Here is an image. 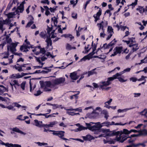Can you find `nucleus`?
Listing matches in <instances>:
<instances>
[{
    "mask_svg": "<svg viewBox=\"0 0 147 147\" xmlns=\"http://www.w3.org/2000/svg\"><path fill=\"white\" fill-rule=\"evenodd\" d=\"M13 4V3L11 2V0L10 1L9 3L8 4V5L7 7V8L9 9H10L11 7Z\"/></svg>",
    "mask_w": 147,
    "mask_h": 147,
    "instance_id": "obj_53",
    "label": "nucleus"
},
{
    "mask_svg": "<svg viewBox=\"0 0 147 147\" xmlns=\"http://www.w3.org/2000/svg\"><path fill=\"white\" fill-rule=\"evenodd\" d=\"M66 110L68 111H78L79 112H82V109L80 108H78L76 109L70 108L67 109Z\"/></svg>",
    "mask_w": 147,
    "mask_h": 147,
    "instance_id": "obj_22",
    "label": "nucleus"
},
{
    "mask_svg": "<svg viewBox=\"0 0 147 147\" xmlns=\"http://www.w3.org/2000/svg\"><path fill=\"white\" fill-rule=\"evenodd\" d=\"M142 131H143V130H142L138 131V130H135V129H131L130 130V133H131V132H134V133L138 132L139 134H140V131H142V133H143V132H142Z\"/></svg>",
    "mask_w": 147,
    "mask_h": 147,
    "instance_id": "obj_46",
    "label": "nucleus"
},
{
    "mask_svg": "<svg viewBox=\"0 0 147 147\" xmlns=\"http://www.w3.org/2000/svg\"><path fill=\"white\" fill-rule=\"evenodd\" d=\"M39 35L41 38L45 39L46 37V33L45 31L42 32L40 33Z\"/></svg>",
    "mask_w": 147,
    "mask_h": 147,
    "instance_id": "obj_29",
    "label": "nucleus"
},
{
    "mask_svg": "<svg viewBox=\"0 0 147 147\" xmlns=\"http://www.w3.org/2000/svg\"><path fill=\"white\" fill-rule=\"evenodd\" d=\"M72 17L74 19H76L77 18V14L76 13L73 12L71 14Z\"/></svg>",
    "mask_w": 147,
    "mask_h": 147,
    "instance_id": "obj_51",
    "label": "nucleus"
},
{
    "mask_svg": "<svg viewBox=\"0 0 147 147\" xmlns=\"http://www.w3.org/2000/svg\"><path fill=\"white\" fill-rule=\"evenodd\" d=\"M0 144L3 145H5L6 146H7V147H9V143H5L0 139Z\"/></svg>",
    "mask_w": 147,
    "mask_h": 147,
    "instance_id": "obj_45",
    "label": "nucleus"
},
{
    "mask_svg": "<svg viewBox=\"0 0 147 147\" xmlns=\"http://www.w3.org/2000/svg\"><path fill=\"white\" fill-rule=\"evenodd\" d=\"M77 125H79L80 126L77 128V129H76V131H81L82 130L87 129V127H84L83 126L80 125V124L79 123H78Z\"/></svg>",
    "mask_w": 147,
    "mask_h": 147,
    "instance_id": "obj_18",
    "label": "nucleus"
},
{
    "mask_svg": "<svg viewBox=\"0 0 147 147\" xmlns=\"http://www.w3.org/2000/svg\"><path fill=\"white\" fill-rule=\"evenodd\" d=\"M128 39L130 41V44L129 45H134V43H136V42L135 40V37H132L131 38H129Z\"/></svg>",
    "mask_w": 147,
    "mask_h": 147,
    "instance_id": "obj_24",
    "label": "nucleus"
},
{
    "mask_svg": "<svg viewBox=\"0 0 147 147\" xmlns=\"http://www.w3.org/2000/svg\"><path fill=\"white\" fill-rule=\"evenodd\" d=\"M124 78V76H121V77H119L118 78L119 81L121 82H124L127 81V80H124L123 78Z\"/></svg>",
    "mask_w": 147,
    "mask_h": 147,
    "instance_id": "obj_28",
    "label": "nucleus"
},
{
    "mask_svg": "<svg viewBox=\"0 0 147 147\" xmlns=\"http://www.w3.org/2000/svg\"><path fill=\"white\" fill-rule=\"evenodd\" d=\"M29 117L28 116H24L23 117L22 115H20L18 116L17 118V119L22 121H24L26 119H28Z\"/></svg>",
    "mask_w": 147,
    "mask_h": 147,
    "instance_id": "obj_19",
    "label": "nucleus"
},
{
    "mask_svg": "<svg viewBox=\"0 0 147 147\" xmlns=\"http://www.w3.org/2000/svg\"><path fill=\"white\" fill-rule=\"evenodd\" d=\"M10 49V51L12 53L14 54L15 53V52L16 51V50L15 48H14L9 45L7 46V49L9 51Z\"/></svg>",
    "mask_w": 147,
    "mask_h": 147,
    "instance_id": "obj_21",
    "label": "nucleus"
},
{
    "mask_svg": "<svg viewBox=\"0 0 147 147\" xmlns=\"http://www.w3.org/2000/svg\"><path fill=\"white\" fill-rule=\"evenodd\" d=\"M26 84L25 82H23L21 84L20 86L23 90H24L25 85Z\"/></svg>",
    "mask_w": 147,
    "mask_h": 147,
    "instance_id": "obj_50",
    "label": "nucleus"
},
{
    "mask_svg": "<svg viewBox=\"0 0 147 147\" xmlns=\"http://www.w3.org/2000/svg\"><path fill=\"white\" fill-rule=\"evenodd\" d=\"M102 113L104 115V117H105L107 120L109 117L107 111L106 110H103L102 111Z\"/></svg>",
    "mask_w": 147,
    "mask_h": 147,
    "instance_id": "obj_33",
    "label": "nucleus"
},
{
    "mask_svg": "<svg viewBox=\"0 0 147 147\" xmlns=\"http://www.w3.org/2000/svg\"><path fill=\"white\" fill-rule=\"evenodd\" d=\"M118 74L117 73L113 75L112 77L108 78L107 80L106 81H102L100 82L102 84V85L100 86L101 88L103 86H107L110 85L111 84V82L114 79H117L119 76Z\"/></svg>",
    "mask_w": 147,
    "mask_h": 147,
    "instance_id": "obj_3",
    "label": "nucleus"
},
{
    "mask_svg": "<svg viewBox=\"0 0 147 147\" xmlns=\"http://www.w3.org/2000/svg\"><path fill=\"white\" fill-rule=\"evenodd\" d=\"M24 7L23 5V4H20V6L17 7L16 11V12H18V10H20V12L22 13L23 12L24 10Z\"/></svg>",
    "mask_w": 147,
    "mask_h": 147,
    "instance_id": "obj_17",
    "label": "nucleus"
},
{
    "mask_svg": "<svg viewBox=\"0 0 147 147\" xmlns=\"http://www.w3.org/2000/svg\"><path fill=\"white\" fill-rule=\"evenodd\" d=\"M138 1V0H135V2L134 3H132L131 4L129 5L132 6H133L134 7L135 5H136L137 4Z\"/></svg>",
    "mask_w": 147,
    "mask_h": 147,
    "instance_id": "obj_57",
    "label": "nucleus"
},
{
    "mask_svg": "<svg viewBox=\"0 0 147 147\" xmlns=\"http://www.w3.org/2000/svg\"><path fill=\"white\" fill-rule=\"evenodd\" d=\"M102 14V10L101 8H99L98 11L97 13L93 15V17L94 18V22H96L100 19V17Z\"/></svg>",
    "mask_w": 147,
    "mask_h": 147,
    "instance_id": "obj_8",
    "label": "nucleus"
},
{
    "mask_svg": "<svg viewBox=\"0 0 147 147\" xmlns=\"http://www.w3.org/2000/svg\"><path fill=\"white\" fill-rule=\"evenodd\" d=\"M53 106V109H55L61 107V109H63L64 107H62L61 105H58L57 104H53L52 106Z\"/></svg>",
    "mask_w": 147,
    "mask_h": 147,
    "instance_id": "obj_23",
    "label": "nucleus"
},
{
    "mask_svg": "<svg viewBox=\"0 0 147 147\" xmlns=\"http://www.w3.org/2000/svg\"><path fill=\"white\" fill-rule=\"evenodd\" d=\"M129 138V136L127 137V136H125L122 137L121 140L120 142L123 143L126 140L127 138Z\"/></svg>",
    "mask_w": 147,
    "mask_h": 147,
    "instance_id": "obj_48",
    "label": "nucleus"
},
{
    "mask_svg": "<svg viewBox=\"0 0 147 147\" xmlns=\"http://www.w3.org/2000/svg\"><path fill=\"white\" fill-rule=\"evenodd\" d=\"M14 67L17 70L19 71H23L22 69L21 66H17L16 65H15L14 66Z\"/></svg>",
    "mask_w": 147,
    "mask_h": 147,
    "instance_id": "obj_39",
    "label": "nucleus"
},
{
    "mask_svg": "<svg viewBox=\"0 0 147 147\" xmlns=\"http://www.w3.org/2000/svg\"><path fill=\"white\" fill-rule=\"evenodd\" d=\"M143 7H142L140 6H138V8H137L136 9V10L139 11V12L141 13H142V9H143Z\"/></svg>",
    "mask_w": 147,
    "mask_h": 147,
    "instance_id": "obj_43",
    "label": "nucleus"
},
{
    "mask_svg": "<svg viewBox=\"0 0 147 147\" xmlns=\"http://www.w3.org/2000/svg\"><path fill=\"white\" fill-rule=\"evenodd\" d=\"M83 140L85 141H91L94 139V137L90 135H87L86 136L82 137Z\"/></svg>",
    "mask_w": 147,
    "mask_h": 147,
    "instance_id": "obj_12",
    "label": "nucleus"
},
{
    "mask_svg": "<svg viewBox=\"0 0 147 147\" xmlns=\"http://www.w3.org/2000/svg\"><path fill=\"white\" fill-rule=\"evenodd\" d=\"M12 82L14 83L13 85H16L18 86H20V85L19 84L17 80H14L13 81H12Z\"/></svg>",
    "mask_w": 147,
    "mask_h": 147,
    "instance_id": "obj_60",
    "label": "nucleus"
},
{
    "mask_svg": "<svg viewBox=\"0 0 147 147\" xmlns=\"http://www.w3.org/2000/svg\"><path fill=\"white\" fill-rule=\"evenodd\" d=\"M129 47H132V51L133 52H134L137 50L139 48L138 46V44L137 43H135L132 45H129Z\"/></svg>",
    "mask_w": 147,
    "mask_h": 147,
    "instance_id": "obj_11",
    "label": "nucleus"
},
{
    "mask_svg": "<svg viewBox=\"0 0 147 147\" xmlns=\"http://www.w3.org/2000/svg\"><path fill=\"white\" fill-rule=\"evenodd\" d=\"M51 89L49 88L48 87H46L44 88V91L45 92H49L51 91Z\"/></svg>",
    "mask_w": 147,
    "mask_h": 147,
    "instance_id": "obj_59",
    "label": "nucleus"
},
{
    "mask_svg": "<svg viewBox=\"0 0 147 147\" xmlns=\"http://www.w3.org/2000/svg\"><path fill=\"white\" fill-rule=\"evenodd\" d=\"M37 144L38 145L40 146H44L45 145H47V143H41L39 142H37Z\"/></svg>",
    "mask_w": 147,
    "mask_h": 147,
    "instance_id": "obj_61",
    "label": "nucleus"
},
{
    "mask_svg": "<svg viewBox=\"0 0 147 147\" xmlns=\"http://www.w3.org/2000/svg\"><path fill=\"white\" fill-rule=\"evenodd\" d=\"M91 58L88 55H87L84 56L81 60L85 61L86 60H90Z\"/></svg>",
    "mask_w": 147,
    "mask_h": 147,
    "instance_id": "obj_41",
    "label": "nucleus"
},
{
    "mask_svg": "<svg viewBox=\"0 0 147 147\" xmlns=\"http://www.w3.org/2000/svg\"><path fill=\"white\" fill-rule=\"evenodd\" d=\"M40 85L41 88H44L45 86V82H44L43 81H40Z\"/></svg>",
    "mask_w": 147,
    "mask_h": 147,
    "instance_id": "obj_38",
    "label": "nucleus"
},
{
    "mask_svg": "<svg viewBox=\"0 0 147 147\" xmlns=\"http://www.w3.org/2000/svg\"><path fill=\"white\" fill-rule=\"evenodd\" d=\"M133 108H134V107L130 108H127V109H123V110H121V109H118L117 111L118 113H121V112H123L124 111L126 112L127 110L132 109Z\"/></svg>",
    "mask_w": 147,
    "mask_h": 147,
    "instance_id": "obj_36",
    "label": "nucleus"
},
{
    "mask_svg": "<svg viewBox=\"0 0 147 147\" xmlns=\"http://www.w3.org/2000/svg\"><path fill=\"white\" fill-rule=\"evenodd\" d=\"M110 122L109 121H105L104 122H103L101 124L100 123V125H102V127L105 125L107 126V127H108L110 125Z\"/></svg>",
    "mask_w": 147,
    "mask_h": 147,
    "instance_id": "obj_34",
    "label": "nucleus"
},
{
    "mask_svg": "<svg viewBox=\"0 0 147 147\" xmlns=\"http://www.w3.org/2000/svg\"><path fill=\"white\" fill-rule=\"evenodd\" d=\"M9 147H21L20 145L18 144H9Z\"/></svg>",
    "mask_w": 147,
    "mask_h": 147,
    "instance_id": "obj_44",
    "label": "nucleus"
},
{
    "mask_svg": "<svg viewBox=\"0 0 147 147\" xmlns=\"http://www.w3.org/2000/svg\"><path fill=\"white\" fill-rule=\"evenodd\" d=\"M86 125L87 127V129L92 131H95V134H98L99 132H102L107 133V135L112 136L111 134H109V133H107L109 132L108 130H106V129L101 128L102 127V125H100V124L98 125H94L92 126L90 123H86Z\"/></svg>",
    "mask_w": 147,
    "mask_h": 147,
    "instance_id": "obj_1",
    "label": "nucleus"
},
{
    "mask_svg": "<svg viewBox=\"0 0 147 147\" xmlns=\"http://www.w3.org/2000/svg\"><path fill=\"white\" fill-rule=\"evenodd\" d=\"M42 92H41L40 90H38L37 91V93L34 94V95L35 96H37L39 95Z\"/></svg>",
    "mask_w": 147,
    "mask_h": 147,
    "instance_id": "obj_63",
    "label": "nucleus"
},
{
    "mask_svg": "<svg viewBox=\"0 0 147 147\" xmlns=\"http://www.w3.org/2000/svg\"><path fill=\"white\" fill-rule=\"evenodd\" d=\"M126 147H137L136 144H135L134 143L132 144L131 145L127 146Z\"/></svg>",
    "mask_w": 147,
    "mask_h": 147,
    "instance_id": "obj_64",
    "label": "nucleus"
},
{
    "mask_svg": "<svg viewBox=\"0 0 147 147\" xmlns=\"http://www.w3.org/2000/svg\"><path fill=\"white\" fill-rule=\"evenodd\" d=\"M65 80L64 78L61 77L59 78H56L53 81L54 87L56 85H57L61 84H63Z\"/></svg>",
    "mask_w": 147,
    "mask_h": 147,
    "instance_id": "obj_5",
    "label": "nucleus"
},
{
    "mask_svg": "<svg viewBox=\"0 0 147 147\" xmlns=\"http://www.w3.org/2000/svg\"><path fill=\"white\" fill-rule=\"evenodd\" d=\"M53 29V26L52 25H51V27H49L48 26H47V34L49 35V36H50V32Z\"/></svg>",
    "mask_w": 147,
    "mask_h": 147,
    "instance_id": "obj_32",
    "label": "nucleus"
},
{
    "mask_svg": "<svg viewBox=\"0 0 147 147\" xmlns=\"http://www.w3.org/2000/svg\"><path fill=\"white\" fill-rule=\"evenodd\" d=\"M102 85H102H99V87H100V88L102 89V90H109L110 88H111V87H108L106 88H103V87L104 86H103L102 88H101L100 86H101Z\"/></svg>",
    "mask_w": 147,
    "mask_h": 147,
    "instance_id": "obj_49",
    "label": "nucleus"
},
{
    "mask_svg": "<svg viewBox=\"0 0 147 147\" xmlns=\"http://www.w3.org/2000/svg\"><path fill=\"white\" fill-rule=\"evenodd\" d=\"M62 36H64L67 38H69L70 39V41L72 40L74 38V37L72 34H63Z\"/></svg>",
    "mask_w": 147,
    "mask_h": 147,
    "instance_id": "obj_15",
    "label": "nucleus"
},
{
    "mask_svg": "<svg viewBox=\"0 0 147 147\" xmlns=\"http://www.w3.org/2000/svg\"><path fill=\"white\" fill-rule=\"evenodd\" d=\"M29 83H30V91L31 92H32V91L34 90V88H35L36 86V85H34V86L33 89H32V85L30 81Z\"/></svg>",
    "mask_w": 147,
    "mask_h": 147,
    "instance_id": "obj_52",
    "label": "nucleus"
},
{
    "mask_svg": "<svg viewBox=\"0 0 147 147\" xmlns=\"http://www.w3.org/2000/svg\"><path fill=\"white\" fill-rule=\"evenodd\" d=\"M64 134L65 131H56L55 130L52 133L54 135L58 136L61 139L65 140L66 142H67V140L69 141V140L68 139L63 137L64 136Z\"/></svg>",
    "mask_w": 147,
    "mask_h": 147,
    "instance_id": "obj_4",
    "label": "nucleus"
},
{
    "mask_svg": "<svg viewBox=\"0 0 147 147\" xmlns=\"http://www.w3.org/2000/svg\"><path fill=\"white\" fill-rule=\"evenodd\" d=\"M123 47L122 46L116 47L114 49L113 51H115L118 54H120L123 51Z\"/></svg>",
    "mask_w": 147,
    "mask_h": 147,
    "instance_id": "obj_13",
    "label": "nucleus"
},
{
    "mask_svg": "<svg viewBox=\"0 0 147 147\" xmlns=\"http://www.w3.org/2000/svg\"><path fill=\"white\" fill-rule=\"evenodd\" d=\"M58 123V122L56 121H54L53 122L50 123L49 124L50 127H53L54 125H55Z\"/></svg>",
    "mask_w": 147,
    "mask_h": 147,
    "instance_id": "obj_40",
    "label": "nucleus"
},
{
    "mask_svg": "<svg viewBox=\"0 0 147 147\" xmlns=\"http://www.w3.org/2000/svg\"><path fill=\"white\" fill-rule=\"evenodd\" d=\"M140 114L144 115L145 117H147V109H144L143 111L140 113Z\"/></svg>",
    "mask_w": 147,
    "mask_h": 147,
    "instance_id": "obj_27",
    "label": "nucleus"
},
{
    "mask_svg": "<svg viewBox=\"0 0 147 147\" xmlns=\"http://www.w3.org/2000/svg\"><path fill=\"white\" fill-rule=\"evenodd\" d=\"M29 48L30 47L26 45H23L21 46L20 47V49L22 51L24 49L23 51L26 52L28 51V48Z\"/></svg>",
    "mask_w": 147,
    "mask_h": 147,
    "instance_id": "obj_16",
    "label": "nucleus"
},
{
    "mask_svg": "<svg viewBox=\"0 0 147 147\" xmlns=\"http://www.w3.org/2000/svg\"><path fill=\"white\" fill-rule=\"evenodd\" d=\"M117 42V41L116 40L115 38H114L112 41L109 43L108 44H107V43L104 44L103 45L102 47H101L100 48H98L96 50V52H97L100 49H102L103 48L104 49H108L110 48L109 51L107 53V54H108L111 52L113 50L114 46L116 44Z\"/></svg>",
    "mask_w": 147,
    "mask_h": 147,
    "instance_id": "obj_2",
    "label": "nucleus"
},
{
    "mask_svg": "<svg viewBox=\"0 0 147 147\" xmlns=\"http://www.w3.org/2000/svg\"><path fill=\"white\" fill-rule=\"evenodd\" d=\"M9 129L13 131H11V134H14L15 133L14 132L19 133L24 135H25L26 134V133H24L22 131L20 130V129L17 127L13 128H9Z\"/></svg>",
    "mask_w": 147,
    "mask_h": 147,
    "instance_id": "obj_7",
    "label": "nucleus"
},
{
    "mask_svg": "<svg viewBox=\"0 0 147 147\" xmlns=\"http://www.w3.org/2000/svg\"><path fill=\"white\" fill-rule=\"evenodd\" d=\"M8 99L9 100V98L7 97L5 98L3 97L2 96H0V100L2 101H5V102H6L7 103V104H9V103H10V102H7V100L6 99Z\"/></svg>",
    "mask_w": 147,
    "mask_h": 147,
    "instance_id": "obj_30",
    "label": "nucleus"
},
{
    "mask_svg": "<svg viewBox=\"0 0 147 147\" xmlns=\"http://www.w3.org/2000/svg\"><path fill=\"white\" fill-rule=\"evenodd\" d=\"M33 23L34 22L33 21H31L29 22L26 25V27H30Z\"/></svg>",
    "mask_w": 147,
    "mask_h": 147,
    "instance_id": "obj_55",
    "label": "nucleus"
},
{
    "mask_svg": "<svg viewBox=\"0 0 147 147\" xmlns=\"http://www.w3.org/2000/svg\"><path fill=\"white\" fill-rule=\"evenodd\" d=\"M45 42L47 43V47H49V46H51L52 45V41L51 38L47 36L46 40Z\"/></svg>",
    "mask_w": 147,
    "mask_h": 147,
    "instance_id": "obj_14",
    "label": "nucleus"
},
{
    "mask_svg": "<svg viewBox=\"0 0 147 147\" xmlns=\"http://www.w3.org/2000/svg\"><path fill=\"white\" fill-rule=\"evenodd\" d=\"M51 20L53 21L55 26L57 27V25L58 22L57 18H56L55 16H54L51 18Z\"/></svg>",
    "mask_w": 147,
    "mask_h": 147,
    "instance_id": "obj_25",
    "label": "nucleus"
},
{
    "mask_svg": "<svg viewBox=\"0 0 147 147\" xmlns=\"http://www.w3.org/2000/svg\"><path fill=\"white\" fill-rule=\"evenodd\" d=\"M97 26H98L99 28V29L100 30L101 28L104 27L103 26V21H102L100 23H98L97 24Z\"/></svg>",
    "mask_w": 147,
    "mask_h": 147,
    "instance_id": "obj_37",
    "label": "nucleus"
},
{
    "mask_svg": "<svg viewBox=\"0 0 147 147\" xmlns=\"http://www.w3.org/2000/svg\"><path fill=\"white\" fill-rule=\"evenodd\" d=\"M113 29L111 26H108L107 28V32L109 34H113L114 33L113 31Z\"/></svg>",
    "mask_w": 147,
    "mask_h": 147,
    "instance_id": "obj_26",
    "label": "nucleus"
},
{
    "mask_svg": "<svg viewBox=\"0 0 147 147\" xmlns=\"http://www.w3.org/2000/svg\"><path fill=\"white\" fill-rule=\"evenodd\" d=\"M18 42L17 43H12L11 44V47H13L14 48H16L18 45Z\"/></svg>",
    "mask_w": 147,
    "mask_h": 147,
    "instance_id": "obj_62",
    "label": "nucleus"
},
{
    "mask_svg": "<svg viewBox=\"0 0 147 147\" xmlns=\"http://www.w3.org/2000/svg\"><path fill=\"white\" fill-rule=\"evenodd\" d=\"M97 44H95L94 43V44H93V41H92V43L91 46H92V49H94V48H95L96 49V48L97 47Z\"/></svg>",
    "mask_w": 147,
    "mask_h": 147,
    "instance_id": "obj_58",
    "label": "nucleus"
},
{
    "mask_svg": "<svg viewBox=\"0 0 147 147\" xmlns=\"http://www.w3.org/2000/svg\"><path fill=\"white\" fill-rule=\"evenodd\" d=\"M5 20H3V22L0 20V30L2 31L4 30L3 28V25L5 24Z\"/></svg>",
    "mask_w": 147,
    "mask_h": 147,
    "instance_id": "obj_35",
    "label": "nucleus"
},
{
    "mask_svg": "<svg viewBox=\"0 0 147 147\" xmlns=\"http://www.w3.org/2000/svg\"><path fill=\"white\" fill-rule=\"evenodd\" d=\"M130 130L129 131L127 129H123V132L124 134L126 135L129 134L130 133Z\"/></svg>",
    "mask_w": 147,
    "mask_h": 147,
    "instance_id": "obj_47",
    "label": "nucleus"
},
{
    "mask_svg": "<svg viewBox=\"0 0 147 147\" xmlns=\"http://www.w3.org/2000/svg\"><path fill=\"white\" fill-rule=\"evenodd\" d=\"M45 86L50 87L51 88H55L53 81L51 82L50 81H47L45 82Z\"/></svg>",
    "mask_w": 147,
    "mask_h": 147,
    "instance_id": "obj_10",
    "label": "nucleus"
},
{
    "mask_svg": "<svg viewBox=\"0 0 147 147\" xmlns=\"http://www.w3.org/2000/svg\"><path fill=\"white\" fill-rule=\"evenodd\" d=\"M106 130H108L109 132L107 133H109V134H111L112 136H109L107 135V134L105 133H103L104 134L99 135L98 136V138H100L101 137H106V136H117L119 134V131H110L109 129H106Z\"/></svg>",
    "mask_w": 147,
    "mask_h": 147,
    "instance_id": "obj_6",
    "label": "nucleus"
},
{
    "mask_svg": "<svg viewBox=\"0 0 147 147\" xmlns=\"http://www.w3.org/2000/svg\"><path fill=\"white\" fill-rule=\"evenodd\" d=\"M46 52V50H45L44 48H41L40 49V52L42 53L43 54H44Z\"/></svg>",
    "mask_w": 147,
    "mask_h": 147,
    "instance_id": "obj_56",
    "label": "nucleus"
},
{
    "mask_svg": "<svg viewBox=\"0 0 147 147\" xmlns=\"http://www.w3.org/2000/svg\"><path fill=\"white\" fill-rule=\"evenodd\" d=\"M34 123H35V125L36 126L40 127V126L41 124H40L39 122L38 121V120L37 119L34 120Z\"/></svg>",
    "mask_w": 147,
    "mask_h": 147,
    "instance_id": "obj_42",
    "label": "nucleus"
},
{
    "mask_svg": "<svg viewBox=\"0 0 147 147\" xmlns=\"http://www.w3.org/2000/svg\"><path fill=\"white\" fill-rule=\"evenodd\" d=\"M145 143L144 142L143 143H138L136 144L137 147H138L140 146H141L142 147H145L146 146V145L145 144Z\"/></svg>",
    "mask_w": 147,
    "mask_h": 147,
    "instance_id": "obj_54",
    "label": "nucleus"
},
{
    "mask_svg": "<svg viewBox=\"0 0 147 147\" xmlns=\"http://www.w3.org/2000/svg\"><path fill=\"white\" fill-rule=\"evenodd\" d=\"M70 77L72 80H75L79 78V76L77 75L76 72L74 71L70 73Z\"/></svg>",
    "mask_w": 147,
    "mask_h": 147,
    "instance_id": "obj_9",
    "label": "nucleus"
},
{
    "mask_svg": "<svg viewBox=\"0 0 147 147\" xmlns=\"http://www.w3.org/2000/svg\"><path fill=\"white\" fill-rule=\"evenodd\" d=\"M140 134H134L131 135L130 136H129V138H131L132 137H136L142 135H143V133H142V131H140Z\"/></svg>",
    "mask_w": 147,
    "mask_h": 147,
    "instance_id": "obj_31",
    "label": "nucleus"
},
{
    "mask_svg": "<svg viewBox=\"0 0 147 147\" xmlns=\"http://www.w3.org/2000/svg\"><path fill=\"white\" fill-rule=\"evenodd\" d=\"M96 68L94 69H92V70L89 71L87 72V74H88L87 77H88L91 75L96 74V72L94 71L96 70Z\"/></svg>",
    "mask_w": 147,
    "mask_h": 147,
    "instance_id": "obj_20",
    "label": "nucleus"
}]
</instances>
